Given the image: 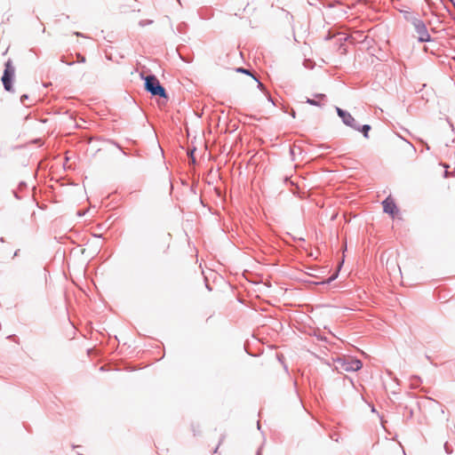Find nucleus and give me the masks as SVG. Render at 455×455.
I'll return each instance as SVG.
<instances>
[{
	"label": "nucleus",
	"mask_w": 455,
	"mask_h": 455,
	"mask_svg": "<svg viewBox=\"0 0 455 455\" xmlns=\"http://www.w3.org/2000/svg\"><path fill=\"white\" fill-rule=\"evenodd\" d=\"M76 58L77 62L84 63L86 61L85 57L81 53H76Z\"/></svg>",
	"instance_id": "1a4fd4ad"
},
{
	"label": "nucleus",
	"mask_w": 455,
	"mask_h": 455,
	"mask_svg": "<svg viewBox=\"0 0 455 455\" xmlns=\"http://www.w3.org/2000/svg\"><path fill=\"white\" fill-rule=\"evenodd\" d=\"M236 71H237V72H241V73H244V74L251 75V73L249 72V70L244 69V68H238L236 69Z\"/></svg>",
	"instance_id": "9b49d317"
},
{
	"label": "nucleus",
	"mask_w": 455,
	"mask_h": 455,
	"mask_svg": "<svg viewBox=\"0 0 455 455\" xmlns=\"http://www.w3.org/2000/svg\"><path fill=\"white\" fill-rule=\"evenodd\" d=\"M15 76V68L12 66V60L5 63V68L2 76L4 87L8 92H12V81Z\"/></svg>",
	"instance_id": "f03ea898"
},
{
	"label": "nucleus",
	"mask_w": 455,
	"mask_h": 455,
	"mask_svg": "<svg viewBox=\"0 0 455 455\" xmlns=\"http://www.w3.org/2000/svg\"><path fill=\"white\" fill-rule=\"evenodd\" d=\"M382 205H383L384 212L386 213L391 215L392 217H394L398 212L395 201L390 196L387 197L382 202Z\"/></svg>",
	"instance_id": "39448f33"
},
{
	"label": "nucleus",
	"mask_w": 455,
	"mask_h": 455,
	"mask_svg": "<svg viewBox=\"0 0 455 455\" xmlns=\"http://www.w3.org/2000/svg\"><path fill=\"white\" fill-rule=\"evenodd\" d=\"M370 129H371V127L368 124H365L363 126L362 132L363 133V136L365 138H368V132H369Z\"/></svg>",
	"instance_id": "6e6552de"
},
{
	"label": "nucleus",
	"mask_w": 455,
	"mask_h": 455,
	"mask_svg": "<svg viewBox=\"0 0 455 455\" xmlns=\"http://www.w3.org/2000/svg\"><path fill=\"white\" fill-rule=\"evenodd\" d=\"M336 276H337V274L332 275L331 277H330L328 282H331V281L334 280L336 278Z\"/></svg>",
	"instance_id": "4468645a"
},
{
	"label": "nucleus",
	"mask_w": 455,
	"mask_h": 455,
	"mask_svg": "<svg viewBox=\"0 0 455 455\" xmlns=\"http://www.w3.org/2000/svg\"><path fill=\"white\" fill-rule=\"evenodd\" d=\"M337 113L339 116L342 119V121L348 126L355 127V119L354 117L347 112L342 110L339 108H337Z\"/></svg>",
	"instance_id": "0eeeda50"
},
{
	"label": "nucleus",
	"mask_w": 455,
	"mask_h": 455,
	"mask_svg": "<svg viewBox=\"0 0 455 455\" xmlns=\"http://www.w3.org/2000/svg\"><path fill=\"white\" fill-rule=\"evenodd\" d=\"M307 103H308L310 105H314V106H320V103L318 101L312 100V99H307Z\"/></svg>",
	"instance_id": "9d476101"
},
{
	"label": "nucleus",
	"mask_w": 455,
	"mask_h": 455,
	"mask_svg": "<svg viewBox=\"0 0 455 455\" xmlns=\"http://www.w3.org/2000/svg\"><path fill=\"white\" fill-rule=\"evenodd\" d=\"M145 88L153 95L167 98L164 88L160 84L155 76H148L145 79Z\"/></svg>",
	"instance_id": "f257e3e1"
},
{
	"label": "nucleus",
	"mask_w": 455,
	"mask_h": 455,
	"mask_svg": "<svg viewBox=\"0 0 455 455\" xmlns=\"http://www.w3.org/2000/svg\"><path fill=\"white\" fill-rule=\"evenodd\" d=\"M339 368L345 371H359L363 363L360 360L347 358L339 362Z\"/></svg>",
	"instance_id": "7ed1b4c3"
},
{
	"label": "nucleus",
	"mask_w": 455,
	"mask_h": 455,
	"mask_svg": "<svg viewBox=\"0 0 455 455\" xmlns=\"http://www.w3.org/2000/svg\"><path fill=\"white\" fill-rule=\"evenodd\" d=\"M61 61H62V62H64V63H66V64H68V65H69V66H71V65L73 64V62H70V61H67V60H64V57H62V58H61Z\"/></svg>",
	"instance_id": "f8f14e48"
},
{
	"label": "nucleus",
	"mask_w": 455,
	"mask_h": 455,
	"mask_svg": "<svg viewBox=\"0 0 455 455\" xmlns=\"http://www.w3.org/2000/svg\"><path fill=\"white\" fill-rule=\"evenodd\" d=\"M172 240V235L170 233H165L161 235L157 239V244L160 249L164 251L169 249L170 243Z\"/></svg>",
	"instance_id": "423d86ee"
},
{
	"label": "nucleus",
	"mask_w": 455,
	"mask_h": 455,
	"mask_svg": "<svg viewBox=\"0 0 455 455\" xmlns=\"http://www.w3.org/2000/svg\"><path fill=\"white\" fill-rule=\"evenodd\" d=\"M455 7V0H451Z\"/></svg>",
	"instance_id": "2eb2a0df"
},
{
	"label": "nucleus",
	"mask_w": 455,
	"mask_h": 455,
	"mask_svg": "<svg viewBox=\"0 0 455 455\" xmlns=\"http://www.w3.org/2000/svg\"><path fill=\"white\" fill-rule=\"evenodd\" d=\"M415 30L418 34V38L420 42H428L430 41V35L427 32V27L422 20H416L413 22Z\"/></svg>",
	"instance_id": "20e7f679"
},
{
	"label": "nucleus",
	"mask_w": 455,
	"mask_h": 455,
	"mask_svg": "<svg viewBox=\"0 0 455 455\" xmlns=\"http://www.w3.org/2000/svg\"><path fill=\"white\" fill-rule=\"evenodd\" d=\"M316 97L319 99V100H323L325 95L324 94H317Z\"/></svg>",
	"instance_id": "ddd939ff"
}]
</instances>
